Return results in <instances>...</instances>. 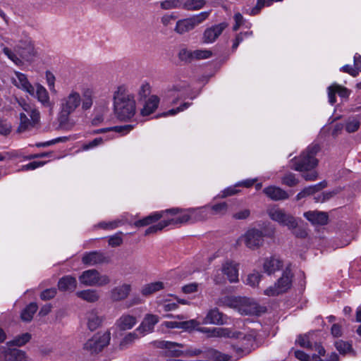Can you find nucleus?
I'll return each mask as SVG.
<instances>
[{
    "label": "nucleus",
    "mask_w": 361,
    "mask_h": 361,
    "mask_svg": "<svg viewBox=\"0 0 361 361\" xmlns=\"http://www.w3.org/2000/svg\"><path fill=\"white\" fill-rule=\"evenodd\" d=\"M93 90L90 88L85 90L82 95L75 90H71L65 94L59 102L57 120L60 128L71 130L75 125L71 116L80 106L84 111L90 109L93 105Z\"/></svg>",
    "instance_id": "nucleus-1"
},
{
    "label": "nucleus",
    "mask_w": 361,
    "mask_h": 361,
    "mask_svg": "<svg viewBox=\"0 0 361 361\" xmlns=\"http://www.w3.org/2000/svg\"><path fill=\"white\" fill-rule=\"evenodd\" d=\"M9 47L4 44H0L3 53L18 66L26 62H31L36 56V51L32 41L29 38L16 42L13 45L7 42Z\"/></svg>",
    "instance_id": "nucleus-2"
},
{
    "label": "nucleus",
    "mask_w": 361,
    "mask_h": 361,
    "mask_svg": "<svg viewBox=\"0 0 361 361\" xmlns=\"http://www.w3.org/2000/svg\"><path fill=\"white\" fill-rule=\"evenodd\" d=\"M114 112L118 119L127 121L134 116L136 104L134 96L124 87H119L114 95Z\"/></svg>",
    "instance_id": "nucleus-3"
},
{
    "label": "nucleus",
    "mask_w": 361,
    "mask_h": 361,
    "mask_svg": "<svg viewBox=\"0 0 361 361\" xmlns=\"http://www.w3.org/2000/svg\"><path fill=\"white\" fill-rule=\"evenodd\" d=\"M18 104L22 108L19 114V126L17 128L18 133H24L37 127L40 123V113L32 104L25 101H19Z\"/></svg>",
    "instance_id": "nucleus-4"
},
{
    "label": "nucleus",
    "mask_w": 361,
    "mask_h": 361,
    "mask_svg": "<svg viewBox=\"0 0 361 361\" xmlns=\"http://www.w3.org/2000/svg\"><path fill=\"white\" fill-rule=\"evenodd\" d=\"M293 277L294 274L289 264L285 268L281 276L276 282L264 290V295L275 297L287 293L292 287Z\"/></svg>",
    "instance_id": "nucleus-5"
},
{
    "label": "nucleus",
    "mask_w": 361,
    "mask_h": 361,
    "mask_svg": "<svg viewBox=\"0 0 361 361\" xmlns=\"http://www.w3.org/2000/svg\"><path fill=\"white\" fill-rule=\"evenodd\" d=\"M319 150L317 145H310L300 157L292 160L291 168L298 171H309L317 165L315 155Z\"/></svg>",
    "instance_id": "nucleus-6"
},
{
    "label": "nucleus",
    "mask_w": 361,
    "mask_h": 361,
    "mask_svg": "<svg viewBox=\"0 0 361 361\" xmlns=\"http://www.w3.org/2000/svg\"><path fill=\"white\" fill-rule=\"evenodd\" d=\"M110 339L109 331L98 332L85 343L83 348L91 354L98 353L109 345Z\"/></svg>",
    "instance_id": "nucleus-7"
},
{
    "label": "nucleus",
    "mask_w": 361,
    "mask_h": 361,
    "mask_svg": "<svg viewBox=\"0 0 361 361\" xmlns=\"http://www.w3.org/2000/svg\"><path fill=\"white\" fill-rule=\"evenodd\" d=\"M231 305L240 314L244 315L258 314L259 307L258 304L251 298L246 297H236L231 300Z\"/></svg>",
    "instance_id": "nucleus-8"
},
{
    "label": "nucleus",
    "mask_w": 361,
    "mask_h": 361,
    "mask_svg": "<svg viewBox=\"0 0 361 361\" xmlns=\"http://www.w3.org/2000/svg\"><path fill=\"white\" fill-rule=\"evenodd\" d=\"M80 283L87 286H104L108 285L111 279L106 274H100L96 269L85 271L79 277Z\"/></svg>",
    "instance_id": "nucleus-9"
},
{
    "label": "nucleus",
    "mask_w": 361,
    "mask_h": 361,
    "mask_svg": "<svg viewBox=\"0 0 361 361\" xmlns=\"http://www.w3.org/2000/svg\"><path fill=\"white\" fill-rule=\"evenodd\" d=\"M269 218L282 226H287L288 229L295 228L297 219L291 214L286 213L284 209L278 207H272L267 209Z\"/></svg>",
    "instance_id": "nucleus-10"
},
{
    "label": "nucleus",
    "mask_w": 361,
    "mask_h": 361,
    "mask_svg": "<svg viewBox=\"0 0 361 361\" xmlns=\"http://www.w3.org/2000/svg\"><path fill=\"white\" fill-rule=\"evenodd\" d=\"M187 83L179 82L171 86H169L162 93L163 100L171 104H176L183 98L185 93Z\"/></svg>",
    "instance_id": "nucleus-11"
},
{
    "label": "nucleus",
    "mask_w": 361,
    "mask_h": 361,
    "mask_svg": "<svg viewBox=\"0 0 361 361\" xmlns=\"http://www.w3.org/2000/svg\"><path fill=\"white\" fill-rule=\"evenodd\" d=\"M264 236L265 235L262 231L257 228H250L245 232L241 239L248 248L256 250L263 245Z\"/></svg>",
    "instance_id": "nucleus-12"
},
{
    "label": "nucleus",
    "mask_w": 361,
    "mask_h": 361,
    "mask_svg": "<svg viewBox=\"0 0 361 361\" xmlns=\"http://www.w3.org/2000/svg\"><path fill=\"white\" fill-rule=\"evenodd\" d=\"M133 290V286L128 283H121L113 287L109 293L113 302H119L128 299Z\"/></svg>",
    "instance_id": "nucleus-13"
},
{
    "label": "nucleus",
    "mask_w": 361,
    "mask_h": 361,
    "mask_svg": "<svg viewBox=\"0 0 361 361\" xmlns=\"http://www.w3.org/2000/svg\"><path fill=\"white\" fill-rule=\"evenodd\" d=\"M11 81L18 89L27 92L30 95L35 94V87L29 82L25 74L14 71V76L11 78Z\"/></svg>",
    "instance_id": "nucleus-14"
},
{
    "label": "nucleus",
    "mask_w": 361,
    "mask_h": 361,
    "mask_svg": "<svg viewBox=\"0 0 361 361\" xmlns=\"http://www.w3.org/2000/svg\"><path fill=\"white\" fill-rule=\"evenodd\" d=\"M197 331L203 334H206L210 338H227L238 336V334L233 332L228 328L222 327H200Z\"/></svg>",
    "instance_id": "nucleus-15"
},
{
    "label": "nucleus",
    "mask_w": 361,
    "mask_h": 361,
    "mask_svg": "<svg viewBox=\"0 0 361 361\" xmlns=\"http://www.w3.org/2000/svg\"><path fill=\"white\" fill-rule=\"evenodd\" d=\"M159 321V318L157 315L147 314L136 331H138L140 336H144L154 331V326Z\"/></svg>",
    "instance_id": "nucleus-16"
},
{
    "label": "nucleus",
    "mask_w": 361,
    "mask_h": 361,
    "mask_svg": "<svg viewBox=\"0 0 361 361\" xmlns=\"http://www.w3.org/2000/svg\"><path fill=\"white\" fill-rule=\"evenodd\" d=\"M0 359L3 361H26L24 351L16 348H6V347L0 348Z\"/></svg>",
    "instance_id": "nucleus-17"
},
{
    "label": "nucleus",
    "mask_w": 361,
    "mask_h": 361,
    "mask_svg": "<svg viewBox=\"0 0 361 361\" xmlns=\"http://www.w3.org/2000/svg\"><path fill=\"white\" fill-rule=\"evenodd\" d=\"M283 267V262L280 257L271 256L266 257L263 260L262 270L267 275H273L276 271L281 270Z\"/></svg>",
    "instance_id": "nucleus-18"
},
{
    "label": "nucleus",
    "mask_w": 361,
    "mask_h": 361,
    "mask_svg": "<svg viewBox=\"0 0 361 361\" xmlns=\"http://www.w3.org/2000/svg\"><path fill=\"white\" fill-rule=\"evenodd\" d=\"M233 332L238 334V336H235L234 338L239 340V343L236 347H234V349L237 353L240 351L245 354L249 353L251 351V348L255 343L254 337L250 334L245 335L240 332ZM231 338H233V337Z\"/></svg>",
    "instance_id": "nucleus-19"
},
{
    "label": "nucleus",
    "mask_w": 361,
    "mask_h": 361,
    "mask_svg": "<svg viewBox=\"0 0 361 361\" xmlns=\"http://www.w3.org/2000/svg\"><path fill=\"white\" fill-rule=\"evenodd\" d=\"M34 87L35 94L31 96L37 98L38 102H40L44 107L52 109L54 104L50 100L49 92L46 88L39 83L35 84Z\"/></svg>",
    "instance_id": "nucleus-20"
},
{
    "label": "nucleus",
    "mask_w": 361,
    "mask_h": 361,
    "mask_svg": "<svg viewBox=\"0 0 361 361\" xmlns=\"http://www.w3.org/2000/svg\"><path fill=\"white\" fill-rule=\"evenodd\" d=\"M137 324L135 316L128 313L123 314L115 322V326L120 331H127L133 329Z\"/></svg>",
    "instance_id": "nucleus-21"
},
{
    "label": "nucleus",
    "mask_w": 361,
    "mask_h": 361,
    "mask_svg": "<svg viewBox=\"0 0 361 361\" xmlns=\"http://www.w3.org/2000/svg\"><path fill=\"white\" fill-rule=\"evenodd\" d=\"M178 212V209H166V210H163L161 212H156L149 215L148 216L136 221L135 224L136 226H147V225L152 224V222H155V221L159 220L161 217H163L164 216L165 213H171L173 214H176Z\"/></svg>",
    "instance_id": "nucleus-22"
},
{
    "label": "nucleus",
    "mask_w": 361,
    "mask_h": 361,
    "mask_svg": "<svg viewBox=\"0 0 361 361\" xmlns=\"http://www.w3.org/2000/svg\"><path fill=\"white\" fill-rule=\"evenodd\" d=\"M350 91L346 87L341 86L338 84L334 83L328 87V97L329 102L334 104L336 102V94H338L341 97L347 98L350 94Z\"/></svg>",
    "instance_id": "nucleus-23"
},
{
    "label": "nucleus",
    "mask_w": 361,
    "mask_h": 361,
    "mask_svg": "<svg viewBox=\"0 0 361 361\" xmlns=\"http://www.w3.org/2000/svg\"><path fill=\"white\" fill-rule=\"evenodd\" d=\"M304 216L313 225H326L328 223V214L324 212L309 211L304 213Z\"/></svg>",
    "instance_id": "nucleus-24"
},
{
    "label": "nucleus",
    "mask_w": 361,
    "mask_h": 361,
    "mask_svg": "<svg viewBox=\"0 0 361 361\" xmlns=\"http://www.w3.org/2000/svg\"><path fill=\"white\" fill-rule=\"evenodd\" d=\"M82 262L86 265L94 266L108 262V258L102 252H91L84 254Z\"/></svg>",
    "instance_id": "nucleus-25"
},
{
    "label": "nucleus",
    "mask_w": 361,
    "mask_h": 361,
    "mask_svg": "<svg viewBox=\"0 0 361 361\" xmlns=\"http://www.w3.org/2000/svg\"><path fill=\"white\" fill-rule=\"evenodd\" d=\"M160 98L155 94H152L146 99L143 107L140 110V114L142 116H147L153 114L159 106Z\"/></svg>",
    "instance_id": "nucleus-26"
},
{
    "label": "nucleus",
    "mask_w": 361,
    "mask_h": 361,
    "mask_svg": "<svg viewBox=\"0 0 361 361\" xmlns=\"http://www.w3.org/2000/svg\"><path fill=\"white\" fill-rule=\"evenodd\" d=\"M177 209H178V212L176 214L169 213V214L173 216V217L168 220H166V223H168V226L171 224H183L190 221H192L190 209L185 210H180L178 208Z\"/></svg>",
    "instance_id": "nucleus-27"
},
{
    "label": "nucleus",
    "mask_w": 361,
    "mask_h": 361,
    "mask_svg": "<svg viewBox=\"0 0 361 361\" xmlns=\"http://www.w3.org/2000/svg\"><path fill=\"white\" fill-rule=\"evenodd\" d=\"M87 326L90 331H94L103 322L104 317L100 315L97 310H92L87 313Z\"/></svg>",
    "instance_id": "nucleus-28"
},
{
    "label": "nucleus",
    "mask_w": 361,
    "mask_h": 361,
    "mask_svg": "<svg viewBox=\"0 0 361 361\" xmlns=\"http://www.w3.org/2000/svg\"><path fill=\"white\" fill-rule=\"evenodd\" d=\"M264 193L270 199L277 201L288 198L287 192L276 186H269L263 190Z\"/></svg>",
    "instance_id": "nucleus-29"
},
{
    "label": "nucleus",
    "mask_w": 361,
    "mask_h": 361,
    "mask_svg": "<svg viewBox=\"0 0 361 361\" xmlns=\"http://www.w3.org/2000/svg\"><path fill=\"white\" fill-rule=\"evenodd\" d=\"M155 344L158 348L167 349L173 355L179 356L183 354V352L181 350L183 345L181 343L166 341H157L155 342Z\"/></svg>",
    "instance_id": "nucleus-30"
},
{
    "label": "nucleus",
    "mask_w": 361,
    "mask_h": 361,
    "mask_svg": "<svg viewBox=\"0 0 361 361\" xmlns=\"http://www.w3.org/2000/svg\"><path fill=\"white\" fill-rule=\"evenodd\" d=\"M221 273L225 274L228 281L231 283L236 282L238 280V270L235 263L226 262L222 265Z\"/></svg>",
    "instance_id": "nucleus-31"
},
{
    "label": "nucleus",
    "mask_w": 361,
    "mask_h": 361,
    "mask_svg": "<svg viewBox=\"0 0 361 361\" xmlns=\"http://www.w3.org/2000/svg\"><path fill=\"white\" fill-rule=\"evenodd\" d=\"M224 29L223 24H216L207 29L204 32L203 42L204 43L213 42L222 32Z\"/></svg>",
    "instance_id": "nucleus-32"
},
{
    "label": "nucleus",
    "mask_w": 361,
    "mask_h": 361,
    "mask_svg": "<svg viewBox=\"0 0 361 361\" xmlns=\"http://www.w3.org/2000/svg\"><path fill=\"white\" fill-rule=\"evenodd\" d=\"M192 221H204L212 217L208 205L197 208L190 209Z\"/></svg>",
    "instance_id": "nucleus-33"
},
{
    "label": "nucleus",
    "mask_w": 361,
    "mask_h": 361,
    "mask_svg": "<svg viewBox=\"0 0 361 361\" xmlns=\"http://www.w3.org/2000/svg\"><path fill=\"white\" fill-rule=\"evenodd\" d=\"M165 285L161 281H155L144 285L141 288V294L145 297H149L158 291L163 290Z\"/></svg>",
    "instance_id": "nucleus-34"
},
{
    "label": "nucleus",
    "mask_w": 361,
    "mask_h": 361,
    "mask_svg": "<svg viewBox=\"0 0 361 361\" xmlns=\"http://www.w3.org/2000/svg\"><path fill=\"white\" fill-rule=\"evenodd\" d=\"M76 287L77 281L71 276L62 277L58 283V288L61 291H73Z\"/></svg>",
    "instance_id": "nucleus-35"
},
{
    "label": "nucleus",
    "mask_w": 361,
    "mask_h": 361,
    "mask_svg": "<svg viewBox=\"0 0 361 361\" xmlns=\"http://www.w3.org/2000/svg\"><path fill=\"white\" fill-rule=\"evenodd\" d=\"M75 294L79 298L91 303L97 302L100 298L99 293L94 289L78 291Z\"/></svg>",
    "instance_id": "nucleus-36"
},
{
    "label": "nucleus",
    "mask_w": 361,
    "mask_h": 361,
    "mask_svg": "<svg viewBox=\"0 0 361 361\" xmlns=\"http://www.w3.org/2000/svg\"><path fill=\"white\" fill-rule=\"evenodd\" d=\"M223 323L222 314L216 308L209 310L202 321L204 324L219 325Z\"/></svg>",
    "instance_id": "nucleus-37"
},
{
    "label": "nucleus",
    "mask_w": 361,
    "mask_h": 361,
    "mask_svg": "<svg viewBox=\"0 0 361 361\" xmlns=\"http://www.w3.org/2000/svg\"><path fill=\"white\" fill-rule=\"evenodd\" d=\"M133 128L132 125L116 126L111 128H100L94 131V134L105 133L107 132H114L124 135L128 133Z\"/></svg>",
    "instance_id": "nucleus-38"
},
{
    "label": "nucleus",
    "mask_w": 361,
    "mask_h": 361,
    "mask_svg": "<svg viewBox=\"0 0 361 361\" xmlns=\"http://www.w3.org/2000/svg\"><path fill=\"white\" fill-rule=\"evenodd\" d=\"M326 186V182H321L318 184L307 187V188H304L301 192H300L296 195V200H300L307 196L312 195V194L315 193L316 192L325 188Z\"/></svg>",
    "instance_id": "nucleus-39"
},
{
    "label": "nucleus",
    "mask_w": 361,
    "mask_h": 361,
    "mask_svg": "<svg viewBox=\"0 0 361 361\" xmlns=\"http://www.w3.org/2000/svg\"><path fill=\"white\" fill-rule=\"evenodd\" d=\"M209 207L211 216H222L225 215L228 210V204L226 202L216 203L212 205H208Z\"/></svg>",
    "instance_id": "nucleus-40"
},
{
    "label": "nucleus",
    "mask_w": 361,
    "mask_h": 361,
    "mask_svg": "<svg viewBox=\"0 0 361 361\" xmlns=\"http://www.w3.org/2000/svg\"><path fill=\"white\" fill-rule=\"evenodd\" d=\"M141 336L138 334V331H136V329L130 333H128L126 334L123 338L121 340L120 343V348L121 349L126 348L128 345H131L133 343H134L136 340L139 339Z\"/></svg>",
    "instance_id": "nucleus-41"
},
{
    "label": "nucleus",
    "mask_w": 361,
    "mask_h": 361,
    "mask_svg": "<svg viewBox=\"0 0 361 361\" xmlns=\"http://www.w3.org/2000/svg\"><path fill=\"white\" fill-rule=\"evenodd\" d=\"M37 308L38 307L36 303H30L23 310L21 313V319L25 322L31 321L34 314L37 312Z\"/></svg>",
    "instance_id": "nucleus-42"
},
{
    "label": "nucleus",
    "mask_w": 361,
    "mask_h": 361,
    "mask_svg": "<svg viewBox=\"0 0 361 361\" xmlns=\"http://www.w3.org/2000/svg\"><path fill=\"white\" fill-rule=\"evenodd\" d=\"M31 338V335L29 333L23 334L20 336L16 337L13 341L6 343L7 346L16 345L23 346L26 344Z\"/></svg>",
    "instance_id": "nucleus-43"
},
{
    "label": "nucleus",
    "mask_w": 361,
    "mask_h": 361,
    "mask_svg": "<svg viewBox=\"0 0 361 361\" xmlns=\"http://www.w3.org/2000/svg\"><path fill=\"white\" fill-rule=\"evenodd\" d=\"M204 0H187L183 3L182 7L187 10H198L204 7Z\"/></svg>",
    "instance_id": "nucleus-44"
},
{
    "label": "nucleus",
    "mask_w": 361,
    "mask_h": 361,
    "mask_svg": "<svg viewBox=\"0 0 361 361\" xmlns=\"http://www.w3.org/2000/svg\"><path fill=\"white\" fill-rule=\"evenodd\" d=\"M282 1L283 0H257L256 6L250 9V14L256 15L264 6H269L274 2H279Z\"/></svg>",
    "instance_id": "nucleus-45"
},
{
    "label": "nucleus",
    "mask_w": 361,
    "mask_h": 361,
    "mask_svg": "<svg viewBox=\"0 0 361 361\" xmlns=\"http://www.w3.org/2000/svg\"><path fill=\"white\" fill-rule=\"evenodd\" d=\"M178 59L181 61L185 63H190L194 61L193 51L188 49L186 48L181 49L178 52Z\"/></svg>",
    "instance_id": "nucleus-46"
},
{
    "label": "nucleus",
    "mask_w": 361,
    "mask_h": 361,
    "mask_svg": "<svg viewBox=\"0 0 361 361\" xmlns=\"http://www.w3.org/2000/svg\"><path fill=\"white\" fill-rule=\"evenodd\" d=\"M193 56L194 61L207 59L212 56V51L209 49L193 50Z\"/></svg>",
    "instance_id": "nucleus-47"
},
{
    "label": "nucleus",
    "mask_w": 361,
    "mask_h": 361,
    "mask_svg": "<svg viewBox=\"0 0 361 361\" xmlns=\"http://www.w3.org/2000/svg\"><path fill=\"white\" fill-rule=\"evenodd\" d=\"M262 278V275L259 272L255 271L247 276L246 283L252 287H255L259 284Z\"/></svg>",
    "instance_id": "nucleus-48"
},
{
    "label": "nucleus",
    "mask_w": 361,
    "mask_h": 361,
    "mask_svg": "<svg viewBox=\"0 0 361 361\" xmlns=\"http://www.w3.org/2000/svg\"><path fill=\"white\" fill-rule=\"evenodd\" d=\"M181 0H165L161 2V7L163 9H173L182 7Z\"/></svg>",
    "instance_id": "nucleus-49"
},
{
    "label": "nucleus",
    "mask_w": 361,
    "mask_h": 361,
    "mask_svg": "<svg viewBox=\"0 0 361 361\" xmlns=\"http://www.w3.org/2000/svg\"><path fill=\"white\" fill-rule=\"evenodd\" d=\"M336 348L341 354H345L350 352L352 349L351 344L347 341L339 340L335 343Z\"/></svg>",
    "instance_id": "nucleus-50"
},
{
    "label": "nucleus",
    "mask_w": 361,
    "mask_h": 361,
    "mask_svg": "<svg viewBox=\"0 0 361 361\" xmlns=\"http://www.w3.org/2000/svg\"><path fill=\"white\" fill-rule=\"evenodd\" d=\"M360 126V123L357 118H349L345 125V130L348 133H354L359 129Z\"/></svg>",
    "instance_id": "nucleus-51"
},
{
    "label": "nucleus",
    "mask_w": 361,
    "mask_h": 361,
    "mask_svg": "<svg viewBox=\"0 0 361 361\" xmlns=\"http://www.w3.org/2000/svg\"><path fill=\"white\" fill-rule=\"evenodd\" d=\"M296 343L302 348L310 349L313 348V345L310 342L309 335H300L296 339Z\"/></svg>",
    "instance_id": "nucleus-52"
},
{
    "label": "nucleus",
    "mask_w": 361,
    "mask_h": 361,
    "mask_svg": "<svg viewBox=\"0 0 361 361\" xmlns=\"http://www.w3.org/2000/svg\"><path fill=\"white\" fill-rule=\"evenodd\" d=\"M282 183L289 187H293L298 183V180L295 178V174L288 173L282 178Z\"/></svg>",
    "instance_id": "nucleus-53"
},
{
    "label": "nucleus",
    "mask_w": 361,
    "mask_h": 361,
    "mask_svg": "<svg viewBox=\"0 0 361 361\" xmlns=\"http://www.w3.org/2000/svg\"><path fill=\"white\" fill-rule=\"evenodd\" d=\"M166 226H168V223H166V220L162 221L156 225L149 227L145 231V235H149L152 233H155L156 232H157L159 231H161L164 228H165Z\"/></svg>",
    "instance_id": "nucleus-54"
},
{
    "label": "nucleus",
    "mask_w": 361,
    "mask_h": 361,
    "mask_svg": "<svg viewBox=\"0 0 361 361\" xmlns=\"http://www.w3.org/2000/svg\"><path fill=\"white\" fill-rule=\"evenodd\" d=\"M194 25L195 24H176L173 29L177 33L183 35L194 29Z\"/></svg>",
    "instance_id": "nucleus-55"
},
{
    "label": "nucleus",
    "mask_w": 361,
    "mask_h": 361,
    "mask_svg": "<svg viewBox=\"0 0 361 361\" xmlns=\"http://www.w3.org/2000/svg\"><path fill=\"white\" fill-rule=\"evenodd\" d=\"M121 224H122V221L115 220V221H111L109 222H101L98 224V226L99 228H102L104 229L112 230V229H114V228L118 227Z\"/></svg>",
    "instance_id": "nucleus-56"
},
{
    "label": "nucleus",
    "mask_w": 361,
    "mask_h": 361,
    "mask_svg": "<svg viewBox=\"0 0 361 361\" xmlns=\"http://www.w3.org/2000/svg\"><path fill=\"white\" fill-rule=\"evenodd\" d=\"M209 14L210 11H203L199 14L192 16L188 20L190 23H202L208 18Z\"/></svg>",
    "instance_id": "nucleus-57"
},
{
    "label": "nucleus",
    "mask_w": 361,
    "mask_h": 361,
    "mask_svg": "<svg viewBox=\"0 0 361 361\" xmlns=\"http://www.w3.org/2000/svg\"><path fill=\"white\" fill-rule=\"evenodd\" d=\"M180 329L190 331L194 329L195 327L200 325V323L197 322L195 319H190L185 322H180Z\"/></svg>",
    "instance_id": "nucleus-58"
},
{
    "label": "nucleus",
    "mask_w": 361,
    "mask_h": 361,
    "mask_svg": "<svg viewBox=\"0 0 361 361\" xmlns=\"http://www.w3.org/2000/svg\"><path fill=\"white\" fill-rule=\"evenodd\" d=\"M190 104H191L189 102H185L183 104H181L180 106L177 107L176 109H173L166 112H164L162 114V116H173V115L188 109L190 106Z\"/></svg>",
    "instance_id": "nucleus-59"
},
{
    "label": "nucleus",
    "mask_w": 361,
    "mask_h": 361,
    "mask_svg": "<svg viewBox=\"0 0 361 361\" xmlns=\"http://www.w3.org/2000/svg\"><path fill=\"white\" fill-rule=\"evenodd\" d=\"M104 142L103 139L102 137H97L93 140L82 145V150H89L90 149L94 148Z\"/></svg>",
    "instance_id": "nucleus-60"
},
{
    "label": "nucleus",
    "mask_w": 361,
    "mask_h": 361,
    "mask_svg": "<svg viewBox=\"0 0 361 361\" xmlns=\"http://www.w3.org/2000/svg\"><path fill=\"white\" fill-rule=\"evenodd\" d=\"M12 126L10 123L4 120H0V134L7 135L11 131Z\"/></svg>",
    "instance_id": "nucleus-61"
},
{
    "label": "nucleus",
    "mask_w": 361,
    "mask_h": 361,
    "mask_svg": "<svg viewBox=\"0 0 361 361\" xmlns=\"http://www.w3.org/2000/svg\"><path fill=\"white\" fill-rule=\"evenodd\" d=\"M250 215V211L248 209H243L233 214V218L236 220H243L247 219Z\"/></svg>",
    "instance_id": "nucleus-62"
},
{
    "label": "nucleus",
    "mask_w": 361,
    "mask_h": 361,
    "mask_svg": "<svg viewBox=\"0 0 361 361\" xmlns=\"http://www.w3.org/2000/svg\"><path fill=\"white\" fill-rule=\"evenodd\" d=\"M121 233H116L109 238V244L112 247L119 246L123 243Z\"/></svg>",
    "instance_id": "nucleus-63"
},
{
    "label": "nucleus",
    "mask_w": 361,
    "mask_h": 361,
    "mask_svg": "<svg viewBox=\"0 0 361 361\" xmlns=\"http://www.w3.org/2000/svg\"><path fill=\"white\" fill-rule=\"evenodd\" d=\"M56 294V290L55 288H49L44 290L40 295V298L43 300H50Z\"/></svg>",
    "instance_id": "nucleus-64"
}]
</instances>
